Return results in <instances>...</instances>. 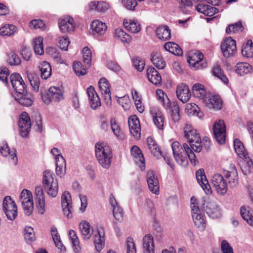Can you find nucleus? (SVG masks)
Segmentation results:
<instances>
[{"mask_svg":"<svg viewBox=\"0 0 253 253\" xmlns=\"http://www.w3.org/2000/svg\"><path fill=\"white\" fill-rule=\"evenodd\" d=\"M184 135L188 140L191 148L186 143L181 146L178 141H174L171 145L173 156L177 163L183 166L188 165V158L191 164L196 165V156L192 149L196 152H200L202 149L201 140L197 130L191 128L190 126H186L184 129Z\"/></svg>","mask_w":253,"mask_h":253,"instance_id":"nucleus-1","label":"nucleus"},{"mask_svg":"<svg viewBox=\"0 0 253 253\" xmlns=\"http://www.w3.org/2000/svg\"><path fill=\"white\" fill-rule=\"evenodd\" d=\"M95 157L98 163L104 169L111 165L112 153L110 147L104 143L97 142L95 146Z\"/></svg>","mask_w":253,"mask_h":253,"instance_id":"nucleus-2","label":"nucleus"},{"mask_svg":"<svg viewBox=\"0 0 253 253\" xmlns=\"http://www.w3.org/2000/svg\"><path fill=\"white\" fill-rule=\"evenodd\" d=\"M191 213L194 224L199 230L203 231L206 228V221L203 207L194 197L191 198Z\"/></svg>","mask_w":253,"mask_h":253,"instance_id":"nucleus-3","label":"nucleus"},{"mask_svg":"<svg viewBox=\"0 0 253 253\" xmlns=\"http://www.w3.org/2000/svg\"><path fill=\"white\" fill-rule=\"evenodd\" d=\"M43 186L46 193L50 197H56L58 192V183L53 172L49 170L43 171Z\"/></svg>","mask_w":253,"mask_h":253,"instance_id":"nucleus-4","label":"nucleus"},{"mask_svg":"<svg viewBox=\"0 0 253 253\" xmlns=\"http://www.w3.org/2000/svg\"><path fill=\"white\" fill-rule=\"evenodd\" d=\"M42 98L47 105L51 102L58 103L64 99V91L62 87L50 86L47 92L42 94Z\"/></svg>","mask_w":253,"mask_h":253,"instance_id":"nucleus-5","label":"nucleus"},{"mask_svg":"<svg viewBox=\"0 0 253 253\" xmlns=\"http://www.w3.org/2000/svg\"><path fill=\"white\" fill-rule=\"evenodd\" d=\"M20 201L24 213L27 215H30L32 213L34 209V202L32 193L27 189H23L20 194Z\"/></svg>","mask_w":253,"mask_h":253,"instance_id":"nucleus-6","label":"nucleus"},{"mask_svg":"<svg viewBox=\"0 0 253 253\" xmlns=\"http://www.w3.org/2000/svg\"><path fill=\"white\" fill-rule=\"evenodd\" d=\"M3 211L6 217L13 220L17 215V207L15 202L10 196H6L3 200Z\"/></svg>","mask_w":253,"mask_h":253,"instance_id":"nucleus-7","label":"nucleus"},{"mask_svg":"<svg viewBox=\"0 0 253 253\" xmlns=\"http://www.w3.org/2000/svg\"><path fill=\"white\" fill-rule=\"evenodd\" d=\"M211 182L213 188L218 194L224 195L226 193L228 190L227 183L222 174L215 173L211 176Z\"/></svg>","mask_w":253,"mask_h":253,"instance_id":"nucleus-8","label":"nucleus"},{"mask_svg":"<svg viewBox=\"0 0 253 253\" xmlns=\"http://www.w3.org/2000/svg\"><path fill=\"white\" fill-rule=\"evenodd\" d=\"M18 126L19 133L21 136L22 137H27L31 127V120L27 113L23 112L20 114Z\"/></svg>","mask_w":253,"mask_h":253,"instance_id":"nucleus-9","label":"nucleus"},{"mask_svg":"<svg viewBox=\"0 0 253 253\" xmlns=\"http://www.w3.org/2000/svg\"><path fill=\"white\" fill-rule=\"evenodd\" d=\"M213 132L214 138L219 144H223L225 142L226 126L222 120H218L215 122L213 126Z\"/></svg>","mask_w":253,"mask_h":253,"instance_id":"nucleus-10","label":"nucleus"},{"mask_svg":"<svg viewBox=\"0 0 253 253\" xmlns=\"http://www.w3.org/2000/svg\"><path fill=\"white\" fill-rule=\"evenodd\" d=\"M200 203L203 207V209L210 217L213 218H217L220 217L221 212L220 209L214 202L203 200Z\"/></svg>","mask_w":253,"mask_h":253,"instance_id":"nucleus-11","label":"nucleus"},{"mask_svg":"<svg viewBox=\"0 0 253 253\" xmlns=\"http://www.w3.org/2000/svg\"><path fill=\"white\" fill-rule=\"evenodd\" d=\"M10 79L13 89L18 94L24 93L26 91L25 84L20 74L13 73Z\"/></svg>","mask_w":253,"mask_h":253,"instance_id":"nucleus-12","label":"nucleus"},{"mask_svg":"<svg viewBox=\"0 0 253 253\" xmlns=\"http://www.w3.org/2000/svg\"><path fill=\"white\" fill-rule=\"evenodd\" d=\"M129 131L136 139H139L141 136V127L139 120L136 115L131 116L128 119Z\"/></svg>","mask_w":253,"mask_h":253,"instance_id":"nucleus-13","label":"nucleus"},{"mask_svg":"<svg viewBox=\"0 0 253 253\" xmlns=\"http://www.w3.org/2000/svg\"><path fill=\"white\" fill-rule=\"evenodd\" d=\"M58 24L61 32L63 33L74 31L75 29L74 19L70 16L61 17L59 20Z\"/></svg>","mask_w":253,"mask_h":253,"instance_id":"nucleus-14","label":"nucleus"},{"mask_svg":"<svg viewBox=\"0 0 253 253\" xmlns=\"http://www.w3.org/2000/svg\"><path fill=\"white\" fill-rule=\"evenodd\" d=\"M71 203L70 194L68 192H64L61 197V205L64 214L68 218L72 217Z\"/></svg>","mask_w":253,"mask_h":253,"instance_id":"nucleus-15","label":"nucleus"},{"mask_svg":"<svg viewBox=\"0 0 253 253\" xmlns=\"http://www.w3.org/2000/svg\"><path fill=\"white\" fill-rule=\"evenodd\" d=\"M221 49L225 57L232 55L236 50L235 41L231 38H227L221 44Z\"/></svg>","mask_w":253,"mask_h":253,"instance_id":"nucleus-16","label":"nucleus"},{"mask_svg":"<svg viewBox=\"0 0 253 253\" xmlns=\"http://www.w3.org/2000/svg\"><path fill=\"white\" fill-rule=\"evenodd\" d=\"M107 29L105 23L99 20L92 21L90 25L89 33L94 35L101 36L103 35Z\"/></svg>","mask_w":253,"mask_h":253,"instance_id":"nucleus-17","label":"nucleus"},{"mask_svg":"<svg viewBox=\"0 0 253 253\" xmlns=\"http://www.w3.org/2000/svg\"><path fill=\"white\" fill-rule=\"evenodd\" d=\"M0 153L5 157H7L9 162L15 166L18 162V159L16 155L15 150L10 151L7 143L3 142L0 145Z\"/></svg>","mask_w":253,"mask_h":253,"instance_id":"nucleus-18","label":"nucleus"},{"mask_svg":"<svg viewBox=\"0 0 253 253\" xmlns=\"http://www.w3.org/2000/svg\"><path fill=\"white\" fill-rule=\"evenodd\" d=\"M203 57V54L199 51H191L187 57V62L190 66L199 69L203 68L202 65H200V63Z\"/></svg>","mask_w":253,"mask_h":253,"instance_id":"nucleus-19","label":"nucleus"},{"mask_svg":"<svg viewBox=\"0 0 253 253\" xmlns=\"http://www.w3.org/2000/svg\"><path fill=\"white\" fill-rule=\"evenodd\" d=\"M105 242V232L102 227H97L94 235V244L97 252H100L104 247Z\"/></svg>","mask_w":253,"mask_h":253,"instance_id":"nucleus-20","label":"nucleus"},{"mask_svg":"<svg viewBox=\"0 0 253 253\" xmlns=\"http://www.w3.org/2000/svg\"><path fill=\"white\" fill-rule=\"evenodd\" d=\"M196 176L198 183L206 194L210 195L211 194V187L205 174L204 170L201 169L197 170L196 173Z\"/></svg>","mask_w":253,"mask_h":253,"instance_id":"nucleus-21","label":"nucleus"},{"mask_svg":"<svg viewBox=\"0 0 253 253\" xmlns=\"http://www.w3.org/2000/svg\"><path fill=\"white\" fill-rule=\"evenodd\" d=\"M147 181L150 190L157 195L159 192V183L154 171L150 170L147 173Z\"/></svg>","mask_w":253,"mask_h":253,"instance_id":"nucleus-22","label":"nucleus"},{"mask_svg":"<svg viewBox=\"0 0 253 253\" xmlns=\"http://www.w3.org/2000/svg\"><path fill=\"white\" fill-rule=\"evenodd\" d=\"M89 104L92 109L95 110L101 105L100 99L94 88L90 86L86 89Z\"/></svg>","mask_w":253,"mask_h":253,"instance_id":"nucleus-23","label":"nucleus"},{"mask_svg":"<svg viewBox=\"0 0 253 253\" xmlns=\"http://www.w3.org/2000/svg\"><path fill=\"white\" fill-rule=\"evenodd\" d=\"M131 153L135 163L141 169H143L145 168V159L141 150L137 146L134 145L131 149Z\"/></svg>","mask_w":253,"mask_h":253,"instance_id":"nucleus-24","label":"nucleus"},{"mask_svg":"<svg viewBox=\"0 0 253 253\" xmlns=\"http://www.w3.org/2000/svg\"><path fill=\"white\" fill-rule=\"evenodd\" d=\"M109 203L112 208L114 218L118 221L122 220L124 216L123 210L112 194L110 196Z\"/></svg>","mask_w":253,"mask_h":253,"instance_id":"nucleus-25","label":"nucleus"},{"mask_svg":"<svg viewBox=\"0 0 253 253\" xmlns=\"http://www.w3.org/2000/svg\"><path fill=\"white\" fill-rule=\"evenodd\" d=\"M176 93L177 98L183 103L187 102L191 97L188 86L184 84H181L177 87Z\"/></svg>","mask_w":253,"mask_h":253,"instance_id":"nucleus-26","label":"nucleus"},{"mask_svg":"<svg viewBox=\"0 0 253 253\" xmlns=\"http://www.w3.org/2000/svg\"><path fill=\"white\" fill-rule=\"evenodd\" d=\"M144 253H155V244L153 237L150 234L145 235L142 239Z\"/></svg>","mask_w":253,"mask_h":253,"instance_id":"nucleus-27","label":"nucleus"},{"mask_svg":"<svg viewBox=\"0 0 253 253\" xmlns=\"http://www.w3.org/2000/svg\"><path fill=\"white\" fill-rule=\"evenodd\" d=\"M114 38L123 44H129L131 41V37L122 29L115 30L113 33Z\"/></svg>","mask_w":253,"mask_h":253,"instance_id":"nucleus-28","label":"nucleus"},{"mask_svg":"<svg viewBox=\"0 0 253 253\" xmlns=\"http://www.w3.org/2000/svg\"><path fill=\"white\" fill-rule=\"evenodd\" d=\"M224 175L228 179V183L231 187H235L238 184V173L234 165H231L230 170L225 171Z\"/></svg>","mask_w":253,"mask_h":253,"instance_id":"nucleus-29","label":"nucleus"},{"mask_svg":"<svg viewBox=\"0 0 253 253\" xmlns=\"http://www.w3.org/2000/svg\"><path fill=\"white\" fill-rule=\"evenodd\" d=\"M123 23L126 30L132 33H137L141 30V26L136 19H125Z\"/></svg>","mask_w":253,"mask_h":253,"instance_id":"nucleus-30","label":"nucleus"},{"mask_svg":"<svg viewBox=\"0 0 253 253\" xmlns=\"http://www.w3.org/2000/svg\"><path fill=\"white\" fill-rule=\"evenodd\" d=\"M147 77L152 84L158 85L162 83V78L160 74L154 67H149L147 70Z\"/></svg>","mask_w":253,"mask_h":253,"instance_id":"nucleus-31","label":"nucleus"},{"mask_svg":"<svg viewBox=\"0 0 253 253\" xmlns=\"http://www.w3.org/2000/svg\"><path fill=\"white\" fill-rule=\"evenodd\" d=\"M154 125L159 130H163L164 126V117L162 113L157 110L151 111Z\"/></svg>","mask_w":253,"mask_h":253,"instance_id":"nucleus-32","label":"nucleus"},{"mask_svg":"<svg viewBox=\"0 0 253 253\" xmlns=\"http://www.w3.org/2000/svg\"><path fill=\"white\" fill-rule=\"evenodd\" d=\"M158 38L163 41H167L170 39V30L166 25H162L158 27L156 31Z\"/></svg>","mask_w":253,"mask_h":253,"instance_id":"nucleus-33","label":"nucleus"},{"mask_svg":"<svg viewBox=\"0 0 253 253\" xmlns=\"http://www.w3.org/2000/svg\"><path fill=\"white\" fill-rule=\"evenodd\" d=\"M156 93L157 99L160 103H161L166 109L168 110L170 107V104H172V103L170 102L166 93L161 89H157Z\"/></svg>","mask_w":253,"mask_h":253,"instance_id":"nucleus-34","label":"nucleus"},{"mask_svg":"<svg viewBox=\"0 0 253 253\" xmlns=\"http://www.w3.org/2000/svg\"><path fill=\"white\" fill-rule=\"evenodd\" d=\"M242 218L251 226H253V211L249 207H242L240 209Z\"/></svg>","mask_w":253,"mask_h":253,"instance_id":"nucleus-35","label":"nucleus"},{"mask_svg":"<svg viewBox=\"0 0 253 253\" xmlns=\"http://www.w3.org/2000/svg\"><path fill=\"white\" fill-rule=\"evenodd\" d=\"M41 71V78L43 80H46L51 75V67L50 64L46 61L42 62L39 65Z\"/></svg>","mask_w":253,"mask_h":253,"instance_id":"nucleus-36","label":"nucleus"},{"mask_svg":"<svg viewBox=\"0 0 253 253\" xmlns=\"http://www.w3.org/2000/svg\"><path fill=\"white\" fill-rule=\"evenodd\" d=\"M164 47L166 50L171 53L173 55L181 56L183 52L180 47L173 42H168L166 43Z\"/></svg>","mask_w":253,"mask_h":253,"instance_id":"nucleus-37","label":"nucleus"},{"mask_svg":"<svg viewBox=\"0 0 253 253\" xmlns=\"http://www.w3.org/2000/svg\"><path fill=\"white\" fill-rule=\"evenodd\" d=\"M147 144L151 153L157 158H160L162 156V152L157 143L152 137H148L147 138Z\"/></svg>","mask_w":253,"mask_h":253,"instance_id":"nucleus-38","label":"nucleus"},{"mask_svg":"<svg viewBox=\"0 0 253 253\" xmlns=\"http://www.w3.org/2000/svg\"><path fill=\"white\" fill-rule=\"evenodd\" d=\"M185 112L189 116H195L202 118L203 113L200 111L199 107L195 103H190L186 105Z\"/></svg>","mask_w":253,"mask_h":253,"instance_id":"nucleus-39","label":"nucleus"},{"mask_svg":"<svg viewBox=\"0 0 253 253\" xmlns=\"http://www.w3.org/2000/svg\"><path fill=\"white\" fill-rule=\"evenodd\" d=\"M80 231L84 239H88L91 237L93 230L89 222L83 221L79 225Z\"/></svg>","mask_w":253,"mask_h":253,"instance_id":"nucleus-40","label":"nucleus"},{"mask_svg":"<svg viewBox=\"0 0 253 253\" xmlns=\"http://www.w3.org/2000/svg\"><path fill=\"white\" fill-rule=\"evenodd\" d=\"M90 9L94 10L98 12H104L109 7L108 3L104 1H92L89 4Z\"/></svg>","mask_w":253,"mask_h":253,"instance_id":"nucleus-41","label":"nucleus"},{"mask_svg":"<svg viewBox=\"0 0 253 253\" xmlns=\"http://www.w3.org/2000/svg\"><path fill=\"white\" fill-rule=\"evenodd\" d=\"M252 66L248 63L240 62L236 65V73L240 76H243L250 73L252 71Z\"/></svg>","mask_w":253,"mask_h":253,"instance_id":"nucleus-42","label":"nucleus"},{"mask_svg":"<svg viewBox=\"0 0 253 253\" xmlns=\"http://www.w3.org/2000/svg\"><path fill=\"white\" fill-rule=\"evenodd\" d=\"M17 32V28L12 24H6L0 28V35L2 36H10Z\"/></svg>","mask_w":253,"mask_h":253,"instance_id":"nucleus-43","label":"nucleus"},{"mask_svg":"<svg viewBox=\"0 0 253 253\" xmlns=\"http://www.w3.org/2000/svg\"><path fill=\"white\" fill-rule=\"evenodd\" d=\"M193 95L200 99H204L206 95V91L204 86L200 84H195L192 88Z\"/></svg>","mask_w":253,"mask_h":253,"instance_id":"nucleus-44","label":"nucleus"},{"mask_svg":"<svg viewBox=\"0 0 253 253\" xmlns=\"http://www.w3.org/2000/svg\"><path fill=\"white\" fill-rule=\"evenodd\" d=\"M15 98L17 101L23 106H29L33 103V100L30 94H24V93L18 94Z\"/></svg>","mask_w":253,"mask_h":253,"instance_id":"nucleus-45","label":"nucleus"},{"mask_svg":"<svg viewBox=\"0 0 253 253\" xmlns=\"http://www.w3.org/2000/svg\"><path fill=\"white\" fill-rule=\"evenodd\" d=\"M69 236L71 240L72 248L76 253H78L81 250L80 242L76 232L74 230H70L69 233Z\"/></svg>","mask_w":253,"mask_h":253,"instance_id":"nucleus-46","label":"nucleus"},{"mask_svg":"<svg viewBox=\"0 0 253 253\" xmlns=\"http://www.w3.org/2000/svg\"><path fill=\"white\" fill-rule=\"evenodd\" d=\"M234 147L236 154L240 158L245 157V155L248 154L243 143L238 139L234 140Z\"/></svg>","mask_w":253,"mask_h":253,"instance_id":"nucleus-47","label":"nucleus"},{"mask_svg":"<svg viewBox=\"0 0 253 253\" xmlns=\"http://www.w3.org/2000/svg\"><path fill=\"white\" fill-rule=\"evenodd\" d=\"M171 110V118L172 120L174 122H178L180 118L179 114V108L178 104L175 102H172L170 107L168 109Z\"/></svg>","mask_w":253,"mask_h":253,"instance_id":"nucleus-48","label":"nucleus"},{"mask_svg":"<svg viewBox=\"0 0 253 253\" xmlns=\"http://www.w3.org/2000/svg\"><path fill=\"white\" fill-rule=\"evenodd\" d=\"M151 61L153 64L159 69H163L165 67V61L160 53L158 52L152 54Z\"/></svg>","mask_w":253,"mask_h":253,"instance_id":"nucleus-49","label":"nucleus"},{"mask_svg":"<svg viewBox=\"0 0 253 253\" xmlns=\"http://www.w3.org/2000/svg\"><path fill=\"white\" fill-rule=\"evenodd\" d=\"M27 76L33 89L36 92H38L40 84L39 77L36 74L32 73H28Z\"/></svg>","mask_w":253,"mask_h":253,"instance_id":"nucleus-50","label":"nucleus"},{"mask_svg":"<svg viewBox=\"0 0 253 253\" xmlns=\"http://www.w3.org/2000/svg\"><path fill=\"white\" fill-rule=\"evenodd\" d=\"M43 38L39 37L34 39V50L35 52L38 55H42L44 53L43 45Z\"/></svg>","mask_w":253,"mask_h":253,"instance_id":"nucleus-51","label":"nucleus"},{"mask_svg":"<svg viewBox=\"0 0 253 253\" xmlns=\"http://www.w3.org/2000/svg\"><path fill=\"white\" fill-rule=\"evenodd\" d=\"M222 105V101L218 95L212 96L209 100L208 106L210 108L220 109Z\"/></svg>","mask_w":253,"mask_h":253,"instance_id":"nucleus-52","label":"nucleus"},{"mask_svg":"<svg viewBox=\"0 0 253 253\" xmlns=\"http://www.w3.org/2000/svg\"><path fill=\"white\" fill-rule=\"evenodd\" d=\"M242 54L247 58L253 57V42L251 40H248L244 45L242 50Z\"/></svg>","mask_w":253,"mask_h":253,"instance_id":"nucleus-53","label":"nucleus"},{"mask_svg":"<svg viewBox=\"0 0 253 253\" xmlns=\"http://www.w3.org/2000/svg\"><path fill=\"white\" fill-rule=\"evenodd\" d=\"M110 125L112 130L114 134L119 139H123L124 135L121 131L120 126L114 119L110 121Z\"/></svg>","mask_w":253,"mask_h":253,"instance_id":"nucleus-54","label":"nucleus"},{"mask_svg":"<svg viewBox=\"0 0 253 253\" xmlns=\"http://www.w3.org/2000/svg\"><path fill=\"white\" fill-rule=\"evenodd\" d=\"M244 30V27L242 23L240 22L235 23L234 24H230L228 27L226 29V32L228 34L232 33H237L242 32Z\"/></svg>","mask_w":253,"mask_h":253,"instance_id":"nucleus-55","label":"nucleus"},{"mask_svg":"<svg viewBox=\"0 0 253 253\" xmlns=\"http://www.w3.org/2000/svg\"><path fill=\"white\" fill-rule=\"evenodd\" d=\"M213 75L220 79L223 83L227 84L228 83V79L223 73L219 66H214L212 68Z\"/></svg>","mask_w":253,"mask_h":253,"instance_id":"nucleus-56","label":"nucleus"},{"mask_svg":"<svg viewBox=\"0 0 253 253\" xmlns=\"http://www.w3.org/2000/svg\"><path fill=\"white\" fill-rule=\"evenodd\" d=\"M60 160L56 163V173L60 177H63L66 173V162L65 160Z\"/></svg>","mask_w":253,"mask_h":253,"instance_id":"nucleus-57","label":"nucleus"},{"mask_svg":"<svg viewBox=\"0 0 253 253\" xmlns=\"http://www.w3.org/2000/svg\"><path fill=\"white\" fill-rule=\"evenodd\" d=\"M24 237L27 243H31L36 239L35 234L33 228L27 226L24 230Z\"/></svg>","mask_w":253,"mask_h":253,"instance_id":"nucleus-58","label":"nucleus"},{"mask_svg":"<svg viewBox=\"0 0 253 253\" xmlns=\"http://www.w3.org/2000/svg\"><path fill=\"white\" fill-rule=\"evenodd\" d=\"M46 52L53 58L55 62L57 63H61V55L57 51L56 48L52 47H48L46 48Z\"/></svg>","mask_w":253,"mask_h":253,"instance_id":"nucleus-59","label":"nucleus"},{"mask_svg":"<svg viewBox=\"0 0 253 253\" xmlns=\"http://www.w3.org/2000/svg\"><path fill=\"white\" fill-rule=\"evenodd\" d=\"M126 246V253H136V245L132 238H127Z\"/></svg>","mask_w":253,"mask_h":253,"instance_id":"nucleus-60","label":"nucleus"},{"mask_svg":"<svg viewBox=\"0 0 253 253\" xmlns=\"http://www.w3.org/2000/svg\"><path fill=\"white\" fill-rule=\"evenodd\" d=\"M83 58L84 63L89 66L91 64V52L88 47H84L83 49Z\"/></svg>","mask_w":253,"mask_h":253,"instance_id":"nucleus-61","label":"nucleus"},{"mask_svg":"<svg viewBox=\"0 0 253 253\" xmlns=\"http://www.w3.org/2000/svg\"><path fill=\"white\" fill-rule=\"evenodd\" d=\"M73 69L78 76H84L86 74V69L83 67L81 62L80 61H76L73 63Z\"/></svg>","mask_w":253,"mask_h":253,"instance_id":"nucleus-62","label":"nucleus"},{"mask_svg":"<svg viewBox=\"0 0 253 253\" xmlns=\"http://www.w3.org/2000/svg\"><path fill=\"white\" fill-rule=\"evenodd\" d=\"M98 85L101 93L110 91V84L105 78H102L99 80Z\"/></svg>","mask_w":253,"mask_h":253,"instance_id":"nucleus-63","label":"nucleus"},{"mask_svg":"<svg viewBox=\"0 0 253 253\" xmlns=\"http://www.w3.org/2000/svg\"><path fill=\"white\" fill-rule=\"evenodd\" d=\"M70 41L67 36H62L59 38L57 42L58 47L62 50H67Z\"/></svg>","mask_w":253,"mask_h":253,"instance_id":"nucleus-64","label":"nucleus"}]
</instances>
